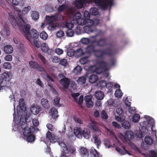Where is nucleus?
I'll use <instances>...</instances> for the list:
<instances>
[{
  "mask_svg": "<svg viewBox=\"0 0 157 157\" xmlns=\"http://www.w3.org/2000/svg\"><path fill=\"white\" fill-rule=\"evenodd\" d=\"M94 24V21L93 20L87 19L86 20V25L93 26Z\"/></svg>",
  "mask_w": 157,
  "mask_h": 157,
  "instance_id": "obj_52",
  "label": "nucleus"
},
{
  "mask_svg": "<svg viewBox=\"0 0 157 157\" xmlns=\"http://www.w3.org/2000/svg\"><path fill=\"white\" fill-rule=\"evenodd\" d=\"M82 129L80 128L75 127L74 128V133L76 137L78 138L82 137Z\"/></svg>",
  "mask_w": 157,
  "mask_h": 157,
  "instance_id": "obj_19",
  "label": "nucleus"
},
{
  "mask_svg": "<svg viewBox=\"0 0 157 157\" xmlns=\"http://www.w3.org/2000/svg\"><path fill=\"white\" fill-rule=\"evenodd\" d=\"M41 110V108L39 106H36L35 105H32L30 108L31 112L34 115H37L39 113Z\"/></svg>",
  "mask_w": 157,
  "mask_h": 157,
  "instance_id": "obj_16",
  "label": "nucleus"
},
{
  "mask_svg": "<svg viewBox=\"0 0 157 157\" xmlns=\"http://www.w3.org/2000/svg\"><path fill=\"white\" fill-rule=\"evenodd\" d=\"M64 145H65V146H63L62 148V152L63 153L60 157H68L66 155V154H68L69 152L67 146L65 144Z\"/></svg>",
  "mask_w": 157,
  "mask_h": 157,
  "instance_id": "obj_29",
  "label": "nucleus"
},
{
  "mask_svg": "<svg viewBox=\"0 0 157 157\" xmlns=\"http://www.w3.org/2000/svg\"><path fill=\"white\" fill-rule=\"evenodd\" d=\"M101 114L102 119L106 120L108 118V115L105 111H102Z\"/></svg>",
  "mask_w": 157,
  "mask_h": 157,
  "instance_id": "obj_58",
  "label": "nucleus"
},
{
  "mask_svg": "<svg viewBox=\"0 0 157 157\" xmlns=\"http://www.w3.org/2000/svg\"><path fill=\"white\" fill-rule=\"evenodd\" d=\"M59 61V64L63 66H65L67 64V61L65 59H62L61 60H60V61Z\"/></svg>",
  "mask_w": 157,
  "mask_h": 157,
  "instance_id": "obj_63",
  "label": "nucleus"
},
{
  "mask_svg": "<svg viewBox=\"0 0 157 157\" xmlns=\"http://www.w3.org/2000/svg\"><path fill=\"white\" fill-rule=\"evenodd\" d=\"M92 43H95L97 46L103 47L106 44V39L105 38H100L98 40L93 41Z\"/></svg>",
  "mask_w": 157,
  "mask_h": 157,
  "instance_id": "obj_9",
  "label": "nucleus"
},
{
  "mask_svg": "<svg viewBox=\"0 0 157 157\" xmlns=\"http://www.w3.org/2000/svg\"><path fill=\"white\" fill-rule=\"evenodd\" d=\"M98 80V76L96 75L93 74L91 75L89 78V81L91 83H93Z\"/></svg>",
  "mask_w": 157,
  "mask_h": 157,
  "instance_id": "obj_25",
  "label": "nucleus"
},
{
  "mask_svg": "<svg viewBox=\"0 0 157 157\" xmlns=\"http://www.w3.org/2000/svg\"><path fill=\"white\" fill-rule=\"evenodd\" d=\"M85 54V53L83 52V50L81 48L78 49L75 51V55L77 56L78 57H81Z\"/></svg>",
  "mask_w": 157,
  "mask_h": 157,
  "instance_id": "obj_34",
  "label": "nucleus"
},
{
  "mask_svg": "<svg viewBox=\"0 0 157 157\" xmlns=\"http://www.w3.org/2000/svg\"><path fill=\"white\" fill-rule=\"evenodd\" d=\"M46 139L49 140L50 142H54L56 140L51 132L49 131H48L46 134Z\"/></svg>",
  "mask_w": 157,
  "mask_h": 157,
  "instance_id": "obj_31",
  "label": "nucleus"
},
{
  "mask_svg": "<svg viewBox=\"0 0 157 157\" xmlns=\"http://www.w3.org/2000/svg\"><path fill=\"white\" fill-rule=\"evenodd\" d=\"M31 9L30 6H28L27 7H25L22 9V14H27L28 11Z\"/></svg>",
  "mask_w": 157,
  "mask_h": 157,
  "instance_id": "obj_54",
  "label": "nucleus"
},
{
  "mask_svg": "<svg viewBox=\"0 0 157 157\" xmlns=\"http://www.w3.org/2000/svg\"><path fill=\"white\" fill-rule=\"evenodd\" d=\"M114 94L116 97L120 98L122 96L123 93L120 89H118L116 90Z\"/></svg>",
  "mask_w": 157,
  "mask_h": 157,
  "instance_id": "obj_48",
  "label": "nucleus"
},
{
  "mask_svg": "<svg viewBox=\"0 0 157 157\" xmlns=\"http://www.w3.org/2000/svg\"><path fill=\"white\" fill-rule=\"evenodd\" d=\"M41 48L42 51L45 53L47 52L48 51V47L45 43H43L41 45Z\"/></svg>",
  "mask_w": 157,
  "mask_h": 157,
  "instance_id": "obj_37",
  "label": "nucleus"
},
{
  "mask_svg": "<svg viewBox=\"0 0 157 157\" xmlns=\"http://www.w3.org/2000/svg\"><path fill=\"white\" fill-rule=\"evenodd\" d=\"M91 128L93 129L94 131H97L99 130V128L98 127L96 122L93 121H91V124L90 125Z\"/></svg>",
  "mask_w": 157,
  "mask_h": 157,
  "instance_id": "obj_42",
  "label": "nucleus"
},
{
  "mask_svg": "<svg viewBox=\"0 0 157 157\" xmlns=\"http://www.w3.org/2000/svg\"><path fill=\"white\" fill-rule=\"evenodd\" d=\"M90 154L93 155V157H99V153L94 148L91 150Z\"/></svg>",
  "mask_w": 157,
  "mask_h": 157,
  "instance_id": "obj_45",
  "label": "nucleus"
},
{
  "mask_svg": "<svg viewBox=\"0 0 157 157\" xmlns=\"http://www.w3.org/2000/svg\"><path fill=\"white\" fill-rule=\"evenodd\" d=\"M74 31L71 29H68L66 32L67 36L70 37L72 36L74 34Z\"/></svg>",
  "mask_w": 157,
  "mask_h": 157,
  "instance_id": "obj_56",
  "label": "nucleus"
},
{
  "mask_svg": "<svg viewBox=\"0 0 157 157\" xmlns=\"http://www.w3.org/2000/svg\"><path fill=\"white\" fill-rule=\"evenodd\" d=\"M104 141L105 145L106 147L109 148L111 146L109 140L108 139H105V140Z\"/></svg>",
  "mask_w": 157,
  "mask_h": 157,
  "instance_id": "obj_64",
  "label": "nucleus"
},
{
  "mask_svg": "<svg viewBox=\"0 0 157 157\" xmlns=\"http://www.w3.org/2000/svg\"><path fill=\"white\" fill-rule=\"evenodd\" d=\"M82 15L79 12H76L73 15V19L74 23L75 24L76 22L78 21L79 19L81 18Z\"/></svg>",
  "mask_w": 157,
  "mask_h": 157,
  "instance_id": "obj_27",
  "label": "nucleus"
},
{
  "mask_svg": "<svg viewBox=\"0 0 157 157\" xmlns=\"http://www.w3.org/2000/svg\"><path fill=\"white\" fill-rule=\"evenodd\" d=\"M140 116L139 114H136L132 117V121L134 123H138L140 120Z\"/></svg>",
  "mask_w": 157,
  "mask_h": 157,
  "instance_id": "obj_47",
  "label": "nucleus"
},
{
  "mask_svg": "<svg viewBox=\"0 0 157 157\" xmlns=\"http://www.w3.org/2000/svg\"><path fill=\"white\" fill-rule=\"evenodd\" d=\"M95 97L99 100H102L103 98L104 94L103 92L101 91H96L95 94Z\"/></svg>",
  "mask_w": 157,
  "mask_h": 157,
  "instance_id": "obj_28",
  "label": "nucleus"
},
{
  "mask_svg": "<svg viewBox=\"0 0 157 157\" xmlns=\"http://www.w3.org/2000/svg\"><path fill=\"white\" fill-rule=\"evenodd\" d=\"M40 36L43 40H46L48 37V34L45 31H42L40 33Z\"/></svg>",
  "mask_w": 157,
  "mask_h": 157,
  "instance_id": "obj_49",
  "label": "nucleus"
},
{
  "mask_svg": "<svg viewBox=\"0 0 157 157\" xmlns=\"http://www.w3.org/2000/svg\"><path fill=\"white\" fill-rule=\"evenodd\" d=\"M26 137V141L29 142H32L35 140V137L33 134H30Z\"/></svg>",
  "mask_w": 157,
  "mask_h": 157,
  "instance_id": "obj_39",
  "label": "nucleus"
},
{
  "mask_svg": "<svg viewBox=\"0 0 157 157\" xmlns=\"http://www.w3.org/2000/svg\"><path fill=\"white\" fill-rule=\"evenodd\" d=\"M86 19L85 18L83 19L81 18V19H79V20L78 19V21L76 22L75 24H78V25H86Z\"/></svg>",
  "mask_w": 157,
  "mask_h": 157,
  "instance_id": "obj_40",
  "label": "nucleus"
},
{
  "mask_svg": "<svg viewBox=\"0 0 157 157\" xmlns=\"http://www.w3.org/2000/svg\"><path fill=\"white\" fill-rule=\"evenodd\" d=\"M73 119L75 121L76 123H78L80 124H82L83 123L82 121L81 120L80 118H78V117L76 115L74 116Z\"/></svg>",
  "mask_w": 157,
  "mask_h": 157,
  "instance_id": "obj_57",
  "label": "nucleus"
},
{
  "mask_svg": "<svg viewBox=\"0 0 157 157\" xmlns=\"http://www.w3.org/2000/svg\"><path fill=\"white\" fill-rule=\"evenodd\" d=\"M88 2L87 0H76L75 5L78 9H81L83 7L84 4Z\"/></svg>",
  "mask_w": 157,
  "mask_h": 157,
  "instance_id": "obj_14",
  "label": "nucleus"
},
{
  "mask_svg": "<svg viewBox=\"0 0 157 157\" xmlns=\"http://www.w3.org/2000/svg\"><path fill=\"white\" fill-rule=\"evenodd\" d=\"M109 45H110V47L103 49L104 55L109 56H114L117 52V49L111 44H110Z\"/></svg>",
  "mask_w": 157,
  "mask_h": 157,
  "instance_id": "obj_3",
  "label": "nucleus"
},
{
  "mask_svg": "<svg viewBox=\"0 0 157 157\" xmlns=\"http://www.w3.org/2000/svg\"><path fill=\"white\" fill-rule=\"evenodd\" d=\"M82 133V136H83L86 139H88L90 136V130L87 128H84Z\"/></svg>",
  "mask_w": 157,
  "mask_h": 157,
  "instance_id": "obj_23",
  "label": "nucleus"
},
{
  "mask_svg": "<svg viewBox=\"0 0 157 157\" xmlns=\"http://www.w3.org/2000/svg\"><path fill=\"white\" fill-rule=\"evenodd\" d=\"M29 37L28 40H30V38L33 39H37L39 36V33L38 32L34 29H32L30 30V32L28 34Z\"/></svg>",
  "mask_w": 157,
  "mask_h": 157,
  "instance_id": "obj_12",
  "label": "nucleus"
},
{
  "mask_svg": "<svg viewBox=\"0 0 157 157\" xmlns=\"http://www.w3.org/2000/svg\"><path fill=\"white\" fill-rule=\"evenodd\" d=\"M146 143L149 145H151L153 143V140L151 137L149 136H146L144 138Z\"/></svg>",
  "mask_w": 157,
  "mask_h": 157,
  "instance_id": "obj_30",
  "label": "nucleus"
},
{
  "mask_svg": "<svg viewBox=\"0 0 157 157\" xmlns=\"http://www.w3.org/2000/svg\"><path fill=\"white\" fill-rule=\"evenodd\" d=\"M61 85L66 89L67 88L70 83V80L67 78L65 77L59 81Z\"/></svg>",
  "mask_w": 157,
  "mask_h": 157,
  "instance_id": "obj_11",
  "label": "nucleus"
},
{
  "mask_svg": "<svg viewBox=\"0 0 157 157\" xmlns=\"http://www.w3.org/2000/svg\"><path fill=\"white\" fill-rule=\"evenodd\" d=\"M58 111L54 107L51 109L49 112V113L51 117L55 120L59 117L58 115Z\"/></svg>",
  "mask_w": 157,
  "mask_h": 157,
  "instance_id": "obj_13",
  "label": "nucleus"
},
{
  "mask_svg": "<svg viewBox=\"0 0 157 157\" xmlns=\"http://www.w3.org/2000/svg\"><path fill=\"white\" fill-rule=\"evenodd\" d=\"M67 11L69 13L73 15L75 12V8L74 7H70L67 9Z\"/></svg>",
  "mask_w": 157,
  "mask_h": 157,
  "instance_id": "obj_59",
  "label": "nucleus"
},
{
  "mask_svg": "<svg viewBox=\"0 0 157 157\" xmlns=\"http://www.w3.org/2000/svg\"><path fill=\"white\" fill-rule=\"evenodd\" d=\"M30 67L34 69L38 70L39 71H44L47 73L46 71L43 67L39 65L37 62L34 61H31L29 63Z\"/></svg>",
  "mask_w": 157,
  "mask_h": 157,
  "instance_id": "obj_4",
  "label": "nucleus"
},
{
  "mask_svg": "<svg viewBox=\"0 0 157 157\" xmlns=\"http://www.w3.org/2000/svg\"><path fill=\"white\" fill-rule=\"evenodd\" d=\"M103 10H106L109 6L113 5V0H93Z\"/></svg>",
  "mask_w": 157,
  "mask_h": 157,
  "instance_id": "obj_2",
  "label": "nucleus"
},
{
  "mask_svg": "<svg viewBox=\"0 0 157 157\" xmlns=\"http://www.w3.org/2000/svg\"><path fill=\"white\" fill-rule=\"evenodd\" d=\"M80 42L83 44L87 45L90 43V40L88 38H82Z\"/></svg>",
  "mask_w": 157,
  "mask_h": 157,
  "instance_id": "obj_50",
  "label": "nucleus"
},
{
  "mask_svg": "<svg viewBox=\"0 0 157 157\" xmlns=\"http://www.w3.org/2000/svg\"><path fill=\"white\" fill-rule=\"evenodd\" d=\"M38 57L42 62L43 63L45 64L46 63V61L45 58L42 54L40 53L38 54Z\"/></svg>",
  "mask_w": 157,
  "mask_h": 157,
  "instance_id": "obj_55",
  "label": "nucleus"
},
{
  "mask_svg": "<svg viewBox=\"0 0 157 157\" xmlns=\"http://www.w3.org/2000/svg\"><path fill=\"white\" fill-rule=\"evenodd\" d=\"M123 128L125 129H128L130 128V124L129 122L125 121L121 124Z\"/></svg>",
  "mask_w": 157,
  "mask_h": 157,
  "instance_id": "obj_43",
  "label": "nucleus"
},
{
  "mask_svg": "<svg viewBox=\"0 0 157 157\" xmlns=\"http://www.w3.org/2000/svg\"><path fill=\"white\" fill-rule=\"evenodd\" d=\"M144 117L147 121L148 123L152 125L151 129H152V127L155 124L154 120L153 118L147 116H145Z\"/></svg>",
  "mask_w": 157,
  "mask_h": 157,
  "instance_id": "obj_33",
  "label": "nucleus"
},
{
  "mask_svg": "<svg viewBox=\"0 0 157 157\" xmlns=\"http://www.w3.org/2000/svg\"><path fill=\"white\" fill-rule=\"evenodd\" d=\"M4 52L7 54L12 53L13 51V47L10 45H7L4 48Z\"/></svg>",
  "mask_w": 157,
  "mask_h": 157,
  "instance_id": "obj_26",
  "label": "nucleus"
},
{
  "mask_svg": "<svg viewBox=\"0 0 157 157\" xmlns=\"http://www.w3.org/2000/svg\"><path fill=\"white\" fill-rule=\"evenodd\" d=\"M24 23L22 24V25H18L21 27H24V28L21 31V33L25 36L27 39H29V37L28 34L30 32V29L31 28L30 25L29 24H26L24 20Z\"/></svg>",
  "mask_w": 157,
  "mask_h": 157,
  "instance_id": "obj_5",
  "label": "nucleus"
},
{
  "mask_svg": "<svg viewBox=\"0 0 157 157\" xmlns=\"http://www.w3.org/2000/svg\"><path fill=\"white\" fill-rule=\"evenodd\" d=\"M92 140L97 145V147L99 148V146H100L101 145V141L98 137V135L96 134H94L92 136Z\"/></svg>",
  "mask_w": 157,
  "mask_h": 157,
  "instance_id": "obj_10",
  "label": "nucleus"
},
{
  "mask_svg": "<svg viewBox=\"0 0 157 157\" xmlns=\"http://www.w3.org/2000/svg\"><path fill=\"white\" fill-rule=\"evenodd\" d=\"M1 77H2V79H3V81L4 83L3 85H5V86H6V85L7 84V82L8 83L12 78V75L10 73H4L2 76Z\"/></svg>",
  "mask_w": 157,
  "mask_h": 157,
  "instance_id": "obj_8",
  "label": "nucleus"
},
{
  "mask_svg": "<svg viewBox=\"0 0 157 157\" xmlns=\"http://www.w3.org/2000/svg\"><path fill=\"white\" fill-rule=\"evenodd\" d=\"M82 70V67L80 66L77 65L74 68L73 71L75 75H78L81 73Z\"/></svg>",
  "mask_w": 157,
  "mask_h": 157,
  "instance_id": "obj_32",
  "label": "nucleus"
},
{
  "mask_svg": "<svg viewBox=\"0 0 157 157\" xmlns=\"http://www.w3.org/2000/svg\"><path fill=\"white\" fill-rule=\"evenodd\" d=\"M90 14L92 15H96L98 13V10L95 7L91 8L90 10Z\"/></svg>",
  "mask_w": 157,
  "mask_h": 157,
  "instance_id": "obj_44",
  "label": "nucleus"
},
{
  "mask_svg": "<svg viewBox=\"0 0 157 157\" xmlns=\"http://www.w3.org/2000/svg\"><path fill=\"white\" fill-rule=\"evenodd\" d=\"M94 47L93 45H90L87 46L85 49V53L87 54H90L91 53H94Z\"/></svg>",
  "mask_w": 157,
  "mask_h": 157,
  "instance_id": "obj_24",
  "label": "nucleus"
},
{
  "mask_svg": "<svg viewBox=\"0 0 157 157\" xmlns=\"http://www.w3.org/2000/svg\"><path fill=\"white\" fill-rule=\"evenodd\" d=\"M60 98L59 97H56L53 100L54 105L57 107H60L59 104V101H60Z\"/></svg>",
  "mask_w": 157,
  "mask_h": 157,
  "instance_id": "obj_46",
  "label": "nucleus"
},
{
  "mask_svg": "<svg viewBox=\"0 0 157 157\" xmlns=\"http://www.w3.org/2000/svg\"><path fill=\"white\" fill-rule=\"evenodd\" d=\"M57 17L56 15H52L51 16H46V19L49 25L53 23L54 21H56Z\"/></svg>",
  "mask_w": 157,
  "mask_h": 157,
  "instance_id": "obj_17",
  "label": "nucleus"
},
{
  "mask_svg": "<svg viewBox=\"0 0 157 157\" xmlns=\"http://www.w3.org/2000/svg\"><path fill=\"white\" fill-rule=\"evenodd\" d=\"M21 128L23 129V134L25 136H27L30 134H32L31 128H34L32 126L29 127L27 126H24L21 124Z\"/></svg>",
  "mask_w": 157,
  "mask_h": 157,
  "instance_id": "obj_7",
  "label": "nucleus"
},
{
  "mask_svg": "<svg viewBox=\"0 0 157 157\" xmlns=\"http://www.w3.org/2000/svg\"><path fill=\"white\" fill-rule=\"evenodd\" d=\"M94 55L98 58H102L105 56L103 50L101 49L95 50Z\"/></svg>",
  "mask_w": 157,
  "mask_h": 157,
  "instance_id": "obj_18",
  "label": "nucleus"
},
{
  "mask_svg": "<svg viewBox=\"0 0 157 157\" xmlns=\"http://www.w3.org/2000/svg\"><path fill=\"white\" fill-rule=\"evenodd\" d=\"M92 96L91 95H87L84 97V100L85 103L89 102L92 101Z\"/></svg>",
  "mask_w": 157,
  "mask_h": 157,
  "instance_id": "obj_62",
  "label": "nucleus"
},
{
  "mask_svg": "<svg viewBox=\"0 0 157 157\" xmlns=\"http://www.w3.org/2000/svg\"><path fill=\"white\" fill-rule=\"evenodd\" d=\"M84 31L87 33H90L94 32L95 30V28L94 26L85 25L84 27Z\"/></svg>",
  "mask_w": 157,
  "mask_h": 157,
  "instance_id": "obj_20",
  "label": "nucleus"
},
{
  "mask_svg": "<svg viewBox=\"0 0 157 157\" xmlns=\"http://www.w3.org/2000/svg\"><path fill=\"white\" fill-rule=\"evenodd\" d=\"M64 33L61 30H59L56 33V36L58 38H60L63 37L64 35Z\"/></svg>",
  "mask_w": 157,
  "mask_h": 157,
  "instance_id": "obj_51",
  "label": "nucleus"
},
{
  "mask_svg": "<svg viewBox=\"0 0 157 157\" xmlns=\"http://www.w3.org/2000/svg\"><path fill=\"white\" fill-rule=\"evenodd\" d=\"M43 78L47 81H52L54 82V80L47 73L44 74L43 76Z\"/></svg>",
  "mask_w": 157,
  "mask_h": 157,
  "instance_id": "obj_41",
  "label": "nucleus"
},
{
  "mask_svg": "<svg viewBox=\"0 0 157 157\" xmlns=\"http://www.w3.org/2000/svg\"><path fill=\"white\" fill-rule=\"evenodd\" d=\"M68 6L67 5L64 4L59 6L58 7V10L59 12H63V11L67 9Z\"/></svg>",
  "mask_w": 157,
  "mask_h": 157,
  "instance_id": "obj_36",
  "label": "nucleus"
},
{
  "mask_svg": "<svg viewBox=\"0 0 157 157\" xmlns=\"http://www.w3.org/2000/svg\"><path fill=\"white\" fill-rule=\"evenodd\" d=\"M67 54L69 56H73L75 55V51L73 49H69L67 51Z\"/></svg>",
  "mask_w": 157,
  "mask_h": 157,
  "instance_id": "obj_60",
  "label": "nucleus"
},
{
  "mask_svg": "<svg viewBox=\"0 0 157 157\" xmlns=\"http://www.w3.org/2000/svg\"><path fill=\"white\" fill-rule=\"evenodd\" d=\"M3 67L6 69H10L12 67V66L10 63H5L3 64Z\"/></svg>",
  "mask_w": 157,
  "mask_h": 157,
  "instance_id": "obj_53",
  "label": "nucleus"
},
{
  "mask_svg": "<svg viewBox=\"0 0 157 157\" xmlns=\"http://www.w3.org/2000/svg\"><path fill=\"white\" fill-rule=\"evenodd\" d=\"M90 13L87 11L86 10L84 13V17L86 19L90 18Z\"/></svg>",
  "mask_w": 157,
  "mask_h": 157,
  "instance_id": "obj_61",
  "label": "nucleus"
},
{
  "mask_svg": "<svg viewBox=\"0 0 157 157\" xmlns=\"http://www.w3.org/2000/svg\"><path fill=\"white\" fill-rule=\"evenodd\" d=\"M67 17L65 16H62L60 20H62L63 26L68 29H71L74 26L73 24L71 22H69L68 20H66Z\"/></svg>",
  "mask_w": 157,
  "mask_h": 157,
  "instance_id": "obj_6",
  "label": "nucleus"
},
{
  "mask_svg": "<svg viewBox=\"0 0 157 157\" xmlns=\"http://www.w3.org/2000/svg\"><path fill=\"white\" fill-rule=\"evenodd\" d=\"M86 78L85 77L82 76L79 78L77 80L78 84L80 85L84 84L86 82Z\"/></svg>",
  "mask_w": 157,
  "mask_h": 157,
  "instance_id": "obj_35",
  "label": "nucleus"
},
{
  "mask_svg": "<svg viewBox=\"0 0 157 157\" xmlns=\"http://www.w3.org/2000/svg\"><path fill=\"white\" fill-rule=\"evenodd\" d=\"M14 9L16 10L18 13V17L14 15V13L11 12H10L9 13V19L10 20L11 23H15L17 25H22L24 23V16L22 14H19V13H21V6H20V8L14 6Z\"/></svg>",
  "mask_w": 157,
  "mask_h": 157,
  "instance_id": "obj_1",
  "label": "nucleus"
},
{
  "mask_svg": "<svg viewBox=\"0 0 157 157\" xmlns=\"http://www.w3.org/2000/svg\"><path fill=\"white\" fill-rule=\"evenodd\" d=\"M98 64L100 68L103 70L105 71H106L109 70L107 68V63L104 61H98Z\"/></svg>",
  "mask_w": 157,
  "mask_h": 157,
  "instance_id": "obj_15",
  "label": "nucleus"
},
{
  "mask_svg": "<svg viewBox=\"0 0 157 157\" xmlns=\"http://www.w3.org/2000/svg\"><path fill=\"white\" fill-rule=\"evenodd\" d=\"M31 17L33 20H36L39 18V14L38 12L33 11L31 14Z\"/></svg>",
  "mask_w": 157,
  "mask_h": 157,
  "instance_id": "obj_38",
  "label": "nucleus"
},
{
  "mask_svg": "<svg viewBox=\"0 0 157 157\" xmlns=\"http://www.w3.org/2000/svg\"><path fill=\"white\" fill-rule=\"evenodd\" d=\"M48 100L45 98L42 99L41 102L43 107L45 109H48L50 108V105Z\"/></svg>",
  "mask_w": 157,
  "mask_h": 157,
  "instance_id": "obj_22",
  "label": "nucleus"
},
{
  "mask_svg": "<svg viewBox=\"0 0 157 157\" xmlns=\"http://www.w3.org/2000/svg\"><path fill=\"white\" fill-rule=\"evenodd\" d=\"M100 83L103 84V85L101 84V86L102 87L106 86V88L108 89L109 90H111L113 86V84L111 82H108L107 83L106 82L105 80H101L100 82Z\"/></svg>",
  "mask_w": 157,
  "mask_h": 157,
  "instance_id": "obj_21",
  "label": "nucleus"
}]
</instances>
